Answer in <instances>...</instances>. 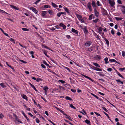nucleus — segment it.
Wrapping results in <instances>:
<instances>
[{"mask_svg":"<svg viewBox=\"0 0 125 125\" xmlns=\"http://www.w3.org/2000/svg\"><path fill=\"white\" fill-rule=\"evenodd\" d=\"M87 6L90 12H91L92 11L91 6V3L89 2L87 4Z\"/></svg>","mask_w":125,"mask_h":125,"instance_id":"f257e3e1","label":"nucleus"},{"mask_svg":"<svg viewBox=\"0 0 125 125\" xmlns=\"http://www.w3.org/2000/svg\"><path fill=\"white\" fill-rule=\"evenodd\" d=\"M111 6L112 7H113L115 5V2L111 0H108Z\"/></svg>","mask_w":125,"mask_h":125,"instance_id":"f03ea898","label":"nucleus"},{"mask_svg":"<svg viewBox=\"0 0 125 125\" xmlns=\"http://www.w3.org/2000/svg\"><path fill=\"white\" fill-rule=\"evenodd\" d=\"M30 9L32 10L33 12H34L35 14L37 13L38 11L36 10V9L34 8L33 7H30Z\"/></svg>","mask_w":125,"mask_h":125,"instance_id":"7ed1b4c3","label":"nucleus"},{"mask_svg":"<svg viewBox=\"0 0 125 125\" xmlns=\"http://www.w3.org/2000/svg\"><path fill=\"white\" fill-rule=\"evenodd\" d=\"M81 75H82L83 76H84V77H85V78H87V79H88L91 81L92 82H94V81L91 78L85 75L84 74H81Z\"/></svg>","mask_w":125,"mask_h":125,"instance_id":"20e7f679","label":"nucleus"},{"mask_svg":"<svg viewBox=\"0 0 125 125\" xmlns=\"http://www.w3.org/2000/svg\"><path fill=\"white\" fill-rule=\"evenodd\" d=\"M94 12L95 15V16L97 17H98L99 16V13L97 11L96 9H94Z\"/></svg>","mask_w":125,"mask_h":125,"instance_id":"39448f33","label":"nucleus"},{"mask_svg":"<svg viewBox=\"0 0 125 125\" xmlns=\"http://www.w3.org/2000/svg\"><path fill=\"white\" fill-rule=\"evenodd\" d=\"M121 7L122 8V9L121 10L122 12L124 14H125V6H122Z\"/></svg>","mask_w":125,"mask_h":125,"instance_id":"423d86ee","label":"nucleus"},{"mask_svg":"<svg viewBox=\"0 0 125 125\" xmlns=\"http://www.w3.org/2000/svg\"><path fill=\"white\" fill-rule=\"evenodd\" d=\"M92 4L93 7L94 8V9H96V6L95 3L94 1H92Z\"/></svg>","mask_w":125,"mask_h":125,"instance_id":"0eeeda50","label":"nucleus"},{"mask_svg":"<svg viewBox=\"0 0 125 125\" xmlns=\"http://www.w3.org/2000/svg\"><path fill=\"white\" fill-rule=\"evenodd\" d=\"M91 43L90 41L88 42L85 43V45L86 46H89L90 45Z\"/></svg>","mask_w":125,"mask_h":125,"instance_id":"6e6552de","label":"nucleus"},{"mask_svg":"<svg viewBox=\"0 0 125 125\" xmlns=\"http://www.w3.org/2000/svg\"><path fill=\"white\" fill-rule=\"evenodd\" d=\"M102 30L103 29L101 27H99L98 29V31L99 33L101 34L102 33Z\"/></svg>","mask_w":125,"mask_h":125,"instance_id":"1a4fd4ad","label":"nucleus"},{"mask_svg":"<svg viewBox=\"0 0 125 125\" xmlns=\"http://www.w3.org/2000/svg\"><path fill=\"white\" fill-rule=\"evenodd\" d=\"M109 61L110 62H115L119 64H120L119 63L117 62L116 60H115L114 59H110L109 60Z\"/></svg>","mask_w":125,"mask_h":125,"instance_id":"9d476101","label":"nucleus"},{"mask_svg":"<svg viewBox=\"0 0 125 125\" xmlns=\"http://www.w3.org/2000/svg\"><path fill=\"white\" fill-rule=\"evenodd\" d=\"M72 31L73 32L75 33L76 34H77L78 32V31L75 30L74 29L72 28Z\"/></svg>","mask_w":125,"mask_h":125,"instance_id":"9b49d317","label":"nucleus"},{"mask_svg":"<svg viewBox=\"0 0 125 125\" xmlns=\"http://www.w3.org/2000/svg\"><path fill=\"white\" fill-rule=\"evenodd\" d=\"M83 31L85 33H87L88 32V31L87 30V28L86 27H84L83 28Z\"/></svg>","mask_w":125,"mask_h":125,"instance_id":"f8f14e48","label":"nucleus"},{"mask_svg":"<svg viewBox=\"0 0 125 125\" xmlns=\"http://www.w3.org/2000/svg\"><path fill=\"white\" fill-rule=\"evenodd\" d=\"M29 84L37 92L38 91L36 90V88L34 87V86L33 85V84H31V83H29Z\"/></svg>","mask_w":125,"mask_h":125,"instance_id":"ddd939ff","label":"nucleus"},{"mask_svg":"<svg viewBox=\"0 0 125 125\" xmlns=\"http://www.w3.org/2000/svg\"><path fill=\"white\" fill-rule=\"evenodd\" d=\"M21 96L23 98L26 99L27 101L28 100V99H27V97L26 95L23 94H22L21 95Z\"/></svg>","mask_w":125,"mask_h":125,"instance_id":"4468645a","label":"nucleus"},{"mask_svg":"<svg viewBox=\"0 0 125 125\" xmlns=\"http://www.w3.org/2000/svg\"><path fill=\"white\" fill-rule=\"evenodd\" d=\"M76 15L79 20H81V19H82V17L81 15H80L77 14Z\"/></svg>","mask_w":125,"mask_h":125,"instance_id":"2eb2a0df","label":"nucleus"},{"mask_svg":"<svg viewBox=\"0 0 125 125\" xmlns=\"http://www.w3.org/2000/svg\"><path fill=\"white\" fill-rule=\"evenodd\" d=\"M95 58L96 60H100L101 59L100 56L99 55H96L95 56Z\"/></svg>","mask_w":125,"mask_h":125,"instance_id":"dca6fc26","label":"nucleus"},{"mask_svg":"<svg viewBox=\"0 0 125 125\" xmlns=\"http://www.w3.org/2000/svg\"><path fill=\"white\" fill-rule=\"evenodd\" d=\"M104 38L106 42V44L107 45H108L109 43V41L105 38Z\"/></svg>","mask_w":125,"mask_h":125,"instance_id":"f3484780","label":"nucleus"},{"mask_svg":"<svg viewBox=\"0 0 125 125\" xmlns=\"http://www.w3.org/2000/svg\"><path fill=\"white\" fill-rule=\"evenodd\" d=\"M65 117L69 119L70 120L72 121V120L71 119V117L69 115H67Z\"/></svg>","mask_w":125,"mask_h":125,"instance_id":"a211bd4d","label":"nucleus"},{"mask_svg":"<svg viewBox=\"0 0 125 125\" xmlns=\"http://www.w3.org/2000/svg\"><path fill=\"white\" fill-rule=\"evenodd\" d=\"M108 58L107 57H106L104 59V60L105 61V64H107L109 62H108Z\"/></svg>","mask_w":125,"mask_h":125,"instance_id":"6ab92c4d","label":"nucleus"},{"mask_svg":"<svg viewBox=\"0 0 125 125\" xmlns=\"http://www.w3.org/2000/svg\"><path fill=\"white\" fill-rule=\"evenodd\" d=\"M64 9L65 10V11L67 12L69 14L70 12L69 11L68 9L66 8L65 7L64 8Z\"/></svg>","mask_w":125,"mask_h":125,"instance_id":"aec40b11","label":"nucleus"},{"mask_svg":"<svg viewBox=\"0 0 125 125\" xmlns=\"http://www.w3.org/2000/svg\"><path fill=\"white\" fill-rule=\"evenodd\" d=\"M52 5L53 7L55 8L58 7V6L57 5L53 2L52 3Z\"/></svg>","mask_w":125,"mask_h":125,"instance_id":"412c9836","label":"nucleus"},{"mask_svg":"<svg viewBox=\"0 0 125 125\" xmlns=\"http://www.w3.org/2000/svg\"><path fill=\"white\" fill-rule=\"evenodd\" d=\"M65 98L66 99V100H69L70 101L73 100L71 98H70V97L69 96H66L65 97Z\"/></svg>","mask_w":125,"mask_h":125,"instance_id":"4be33fe9","label":"nucleus"},{"mask_svg":"<svg viewBox=\"0 0 125 125\" xmlns=\"http://www.w3.org/2000/svg\"><path fill=\"white\" fill-rule=\"evenodd\" d=\"M93 64L95 65V66L99 67H100V66L99 65L96 63H93Z\"/></svg>","mask_w":125,"mask_h":125,"instance_id":"5701e85b","label":"nucleus"},{"mask_svg":"<svg viewBox=\"0 0 125 125\" xmlns=\"http://www.w3.org/2000/svg\"><path fill=\"white\" fill-rule=\"evenodd\" d=\"M94 15L93 14H92L90 15L89 17V20H91L93 18V16Z\"/></svg>","mask_w":125,"mask_h":125,"instance_id":"b1692460","label":"nucleus"},{"mask_svg":"<svg viewBox=\"0 0 125 125\" xmlns=\"http://www.w3.org/2000/svg\"><path fill=\"white\" fill-rule=\"evenodd\" d=\"M55 108L57 109V110L59 111H60V112L62 113L63 112V111L62 110L60 109L59 108H58L57 107H55Z\"/></svg>","mask_w":125,"mask_h":125,"instance_id":"393cba45","label":"nucleus"},{"mask_svg":"<svg viewBox=\"0 0 125 125\" xmlns=\"http://www.w3.org/2000/svg\"><path fill=\"white\" fill-rule=\"evenodd\" d=\"M117 74L120 77H121L123 79H124V78L123 76L119 73L118 72H117Z\"/></svg>","mask_w":125,"mask_h":125,"instance_id":"a878e982","label":"nucleus"},{"mask_svg":"<svg viewBox=\"0 0 125 125\" xmlns=\"http://www.w3.org/2000/svg\"><path fill=\"white\" fill-rule=\"evenodd\" d=\"M10 6L11 7H12L15 10H18V8H17L16 7L14 6L13 5H10Z\"/></svg>","mask_w":125,"mask_h":125,"instance_id":"bb28decb","label":"nucleus"},{"mask_svg":"<svg viewBox=\"0 0 125 125\" xmlns=\"http://www.w3.org/2000/svg\"><path fill=\"white\" fill-rule=\"evenodd\" d=\"M70 106L71 108H72L75 109H76V108H75L74 106L72 104H70Z\"/></svg>","mask_w":125,"mask_h":125,"instance_id":"cd10ccee","label":"nucleus"},{"mask_svg":"<svg viewBox=\"0 0 125 125\" xmlns=\"http://www.w3.org/2000/svg\"><path fill=\"white\" fill-rule=\"evenodd\" d=\"M22 29L24 31H28L29 30L28 29L25 28H22Z\"/></svg>","mask_w":125,"mask_h":125,"instance_id":"c85d7f7f","label":"nucleus"},{"mask_svg":"<svg viewBox=\"0 0 125 125\" xmlns=\"http://www.w3.org/2000/svg\"><path fill=\"white\" fill-rule=\"evenodd\" d=\"M91 94L93 95V96H94V97H95L97 99H99V100H100V99H99V97L97 96L96 95H95L93 94H92V93H91Z\"/></svg>","mask_w":125,"mask_h":125,"instance_id":"c756f323","label":"nucleus"},{"mask_svg":"<svg viewBox=\"0 0 125 125\" xmlns=\"http://www.w3.org/2000/svg\"><path fill=\"white\" fill-rule=\"evenodd\" d=\"M9 40L11 42H12L13 43H15L14 40L12 38H11Z\"/></svg>","mask_w":125,"mask_h":125,"instance_id":"7c9ffc66","label":"nucleus"},{"mask_svg":"<svg viewBox=\"0 0 125 125\" xmlns=\"http://www.w3.org/2000/svg\"><path fill=\"white\" fill-rule=\"evenodd\" d=\"M85 122L87 124H89L90 123V121H89L87 119H86L85 121Z\"/></svg>","mask_w":125,"mask_h":125,"instance_id":"2f4dec72","label":"nucleus"},{"mask_svg":"<svg viewBox=\"0 0 125 125\" xmlns=\"http://www.w3.org/2000/svg\"><path fill=\"white\" fill-rule=\"evenodd\" d=\"M116 81L117 82H119L120 83H121L122 84H124L123 82L121 81L119 79L116 80Z\"/></svg>","mask_w":125,"mask_h":125,"instance_id":"473e14b6","label":"nucleus"},{"mask_svg":"<svg viewBox=\"0 0 125 125\" xmlns=\"http://www.w3.org/2000/svg\"><path fill=\"white\" fill-rule=\"evenodd\" d=\"M115 18L116 19L117 21H118L119 20H121L122 19V18H119L118 17H115Z\"/></svg>","mask_w":125,"mask_h":125,"instance_id":"72a5a7b5","label":"nucleus"},{"mask_svg":"<svg viewBox=\"0 0 125 125\" xmlns=\"http://www.w3.org/2000/svg\"><path fill=\"white\" fill-rule=\"evenodd\" d=\"M42 80V79L41 78H37L36 79V81L37 82H39L40 81H41Z\"/></svg>","mask_w":125,"mask_h":125,"instance_id":"f704fd0d","label":"nucleus"},{"mask_svg":"<svg viewBox=\"0 0 125 125\" xmlns=\"http://www.w3.org/2000/svg\"><path fill=\"white\" fill-rule=\"evenodd\" d=\"M95 70L99 71H102V70L101 69H99L97 68H96L95 69Z\"/></svg>","mask_w":125,"mask_h":125,"instance_id":"c9c22d12","label":"nucleus"},{"mask_svg":"<svg viewBox=\"0 0 125 125\" xmlns=\"http://www.w3.org/2000/svg\"><path fill=\"white\" fill-rule=\"evenodd\" d=\"M0 85L3 88L5 87V85H4V83H1L0 84Z\"/></svg>","mask_w":125,"mask_h":125,"instance_id":"e433bc0d","label":"nucleus"},{"mask_svg":"<svg viewBox=\"0 0 125 125\" xmlns=\"http://www.w3.org/2000/svg\"><path fill=\"white\" fill-rule=\"evenodd\" d=\"M0 12H1L3 13H6V14H7V13L5 12L3 10L0 9Z\"/></svg>","mask_w":125,"mask_h":125,"instance_id":"4c0bfd02","label":"nucleus"},{"mask_svg":"<svg viewBox=\"0 0 125 125\" xmlns=\"http://www.w3.org/2000/svg\"><path fill=\"white\" fill-rule=\"evenodd\" d=\"M43 63L45 64L48 66H49V64H48L45 61H43Z\"/></svg>","mask_w":125,"mask_h":125,"instance_id":"58836bf2","label":"nucleus"},{"mask_svg":"<svg viewBox=\"0 0 125 125\" xmlns=\"http://www.w3.org/2000/svg\"><path fill=\"white\" fill-rule=\"evenodd\" d=\"M122 55L123 57L125 56V52L124 51L122 52Z\"/></svg>","mask_w":125,"mask_h":125,"instance_id":"ea45409f","label":"nucleus"},{"mask_svg":"<svg viewBox=\"0 0 125 125\" xmlns=\"http://www.w3.org/2000/svg\"><path fill=\"white\" fill-rule=\"evenodd\" d=\"M104 114L105 115H106L107 117L109 119L110 118V117L105 112H104Z\"/></svg>","mask_w":125,"mask_h":125,"instance_id":"a19ab883","label":"nucleus"},{"mask_svg":"<svg viewBox=\"0 0 125 125\" xmlns=\"http://www.w3.org/2000/svg\"><path fill=\"white\" fill-rule=\"evenodd\" d=\"M43 89L45 90V91H47V90L48 89V88L46 86H45L44 87Z\"/></svg>","mask_w":125,"mask_h":125,"instance_id":"79ce46f5","label":"nucleus"},{"mask_svg":"<svg viewBox=\"0 0 125 125\" xmlns=\"http://www.w3.org/2000/svg\"><path fill=\"white\" fill-rule=\"evenodd\" d=\"M40 1V0H37L34 3V4L37 5V3Z\"/></svg>","mask_w":125,"mask_h":125,"instance_id":"37998d69","label":"nucleus"},{"mask_svg":"<svg viewBox=\"0 0 125 125\" xmlns=\"http://www.w3.org/2000/svg\"><path fill=\"white\" fill-rule=\"evenodd\" d=\"M98 19H97L95 20H94L93 21L95 23H96L98 21Z\"/></svg>","mask_w":125,"mask_h":125,"instance_id":"c03bdc74","label":"nucleus"},{"mask_svg":"<svg viewBox=\"0 0 125 125\" xmlns=\"http://www.w3.org/2000/svg\"><path fill=\"white\" fill-rule=\"evenodd\" d=\"M43 52L45 55L47 57H48V55L47 54V52L46 51H44Z\"/></svg>","mask_w":125,"mask_h":125,"instance_id":"a18cd8bd","label":"nucleus"},{"mask_svg":"<svg viewBox=\"0 0 125 125\" xmlns=\"http://www.w3.org/2000/svg\"><path fill=\"white\" fill-rule=\"evenodd\" d=\"M107 70L109 72H111L112 70V69L111 68H109L107 69Z\"/></svg>","mask_w":125,"mask_h":125,"instance_id":"49530a36","label":"nucleus"},{"mask_svg":"<svg viewBox=\"0 0 125 125\" xmlns=\"http://www.w3.org/2000/svg\"><path fill=\"white\" fill-rule=\"evenodd\" d=\"M4 117L3 115L2 114H0V118L1 119L3 118Z\"/></svg>","mask_w":125,"mask_h":125,"instance_id":"de8ad7c7","label":"nucleus"},{"mask_svg":"<svg viewBox=\"0 0 125 125\" xmlns=\"http://www.w3.org/2000/svg\"><path fill=\"white\" fill-rule=\"evenodd\" d=\"M96 4L97 6H100V2L99 1H97L96 3Z\"/></svg>","mask_w":125,"mask_h":125,"instance_id":"09e8293b","label":"nucleus"},{"mask_svg":"<svg viewBox=\"0 0 125 125\" xmlns=\"http://www.w3.org/2000/svg\"><path fill=\"white\" fill-rule=\"evenodd\" d=\"M19 61H21V62H22L23 63H27V62H26L25 61H24L23 60H19Z\"/></svg>","mask_w":125,"mask_h":125,"instance_id":"8fccbe9b","label":"nucleus"},{"mask_svg":"<svg viewBox=\"0 0 125 125\" xmlns=\"http://www.w3.org/2000/svg\"><path fill=\"white\" fill-rule=\"evenodd\" d=\"M125 69V68H120L119 69V70L121 71H123Z\"/></svg>","mask_w":125,"mask_h":125,"instance_id":"3c124183","label":"nucleus"},{"mask_svg":"<svg viewBox=\"0 0 125 125\" xmlns=\"http://www.w3.org/2000/svg\"><path fill=\"white\" fill-rule=\"evenodd\" d=\"M36 121L37 123H39L40 122V121L38 118H36Z\"/></svg>","mask_w":125,"mask_h":125,"instance_id":"603ef678","label":"nucleus"},{"mask_svg":"<svg viewBox=\"0 0 125 125\" xmlns=\"http://www.w3.org/2000/svg\"><path fill=\"white\" fill-rule=\"evenodd\" d=\"M49 6V5H45L44 6V8H48Z\"/></svg>","mask_w":125,"mask_h":125,"instance_id":"864d4df0","label":"nucleus"},{"mask_svg":"<svg viewBox=\"0 0 125 125\" xmlns=\"http://www.w3.org/2000/svg\"><path fill=\"white\" fill-rule=\"evenodd\" d=\"M61 14V12H59L57 13V15L59 17L60 16Z\"/></svg>","mask_w":125,"mask_h":125,"instance_id":"5fc2aeb1","label":"nucleus"},{"mask_svg":"<svg viewBox=\"0 0 125 125\" xmlns=\"http://www.w3.org/2000/svg\"><path fill=\"white\" fill-rule=\"evenodd\" d=\"M111 33L112 34L114 35L115 34V32L113 29H112L111 31Z\"/></svg>","mask_w":125,"mask_h":125,"instance_id":"6e6d98bb","label":"nucleus"},{"mask_svg":"<svg viewBox=\"0 0 125 125\" xmlns=\"http://www.w3.org/2000/svg\"><path fill=\"white\" fill-rule=\"evenodd\" d=\"M50 30L52 31H54L56 29L54 28H49Z\"/></svg>","mask_w":125,"mask_h":125,"instance_id":"4d7b16f0","label":"nucleus"},{"mask_svg":"<svg viewBox=\"0 0 125 125\" xmlns=\"http://www.w3.org/2000/svg\"><path fill=\"white\" fill-rule=\"evenodd\" d=\"M13 115L15 116V119L17 121V120H18V118L17 117V116L15 114H14Z\"/></svg>","mask_w":125,"mask_h":125,"instance_id":"13d9d810","label":"nucleus"},{"mask_svg":"<svg viewBox=\"0 0 125 125\" xmlns=\"http://www.w3.org/2000/svg\"><path fill=\"white\" fill-rule=\"evenodd\" d=\"M59 81L62 83H65V82L64 81L62 80H59Z\"/></svg>","mask_w":125,"mask_h":125,"instance_id":"bf43d9fd","label":"nucleus"},{"mask_svg":"<svg viewBox=\"0 0 125 125\" xmlns=\"http://www.w3.org/2000/svg\"><path fill=\"white\" fill-rule=\"evenodd\" d=\"M71 90L72 91L73 93H75L76 92V90L74 89H71Z\"/></svg>","mask_w":125,"mask_h":125,"instance_id":"052dcab7","label":"nucleus"},{"mask_svg":"<svg viewBox=\"0 0 125 125\" xmlns=\"http://www.w3.org/2000/svg\"><path fill=\"white\" fill-rule=\"evenodd\" d=\"M117 1L118 3L119 4H122L121 1V0H118Z\"/></svg>","mask_w":125,"mask_h":125,"instance_id":"680f3d73","label":"nucleus"},{"mask_svg":"<svg viewBox=\"0 0 125 125\" xmlns=\"http://www.w3.org/2000/svg\"><path fill=\"white\" fill-rule=\"evenodd\" d=\"M102 108L106 112H107V111L108 110L105 107H103Z\"/></svg>","mask_w":125,"mask_h":125,"instance_id":"e2e57ef3","label":"nucleus"},{"mask_svg":"<svg viewBox=\"0 0 125 125\" xmlns=\"http://www.w3.org/2000/svg\"><path fill=\"white\" fill-rule=\"evenodd\" d=\"M41 66H42V67L44 68H46V67L43 64H42L41 65Z\"/></svg>","mask_w":125,"mask_h":125,"instance_id":"0e129e2a","label":"nucleus"},{"mask_svg":"<svg viewBox=\"0 0 125 125\" xmlns=\"http://www.w3.org/2000/svg\"><path fill=\"white\" fill-rule=\"evenodd\" d=\"M95 114L97 115H98V116H101V115L99 114L98 113H97V112H94Z\"/></svg>","mask_w":125,"mask_h":125,"instance_id":"69168bd1","label":"nucleus"},{"mask_svg":"<svg viewBox=\"0 0 125 125\" xmlns=\"http://www.w3.org/2000/svg\"><path fill=\"white\" fill-rule=\"evenodd\" d=\"M79 20L82 23L84 22V21L82 19H81V20Z\"/></svg>","mask_w":125,"mask_h":125,"instance_id":"338daca9","label":"nucleus"},{"mask_svg":"<svg viewBox=\"0 0 125 125\" xmlns=\"http://www.w3.org/2000/svg\"><path fill=\"white\" fill-rule=\"evenodd\" d=\"M66 37L67 38L69 39H70L71 38L70 36L69 35H67Z\"/></svg>","mask_w":125,"mask_h":125,"instance_id":"774afa93","label":"nucleus"}]
</instances>
